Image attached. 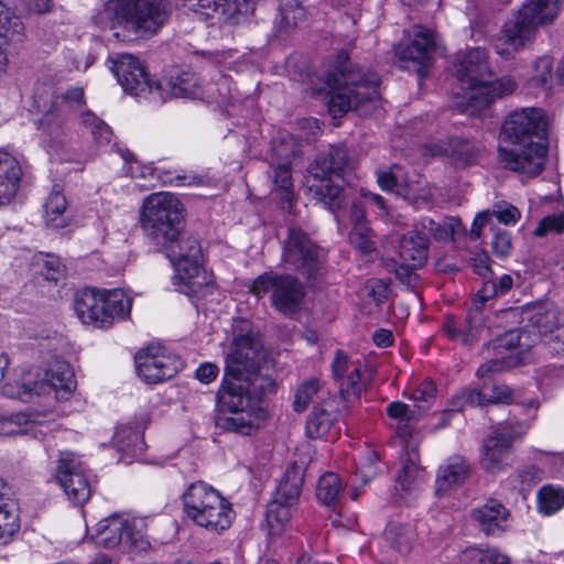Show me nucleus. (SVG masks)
<instances>
[{
    "mask_svg": "<svg viewBox=\"0 0 564 564\" xmlns=\"http://www.w3.org/2000/svg\"><path fill=\"white\" fill-rule=\"evenodd\" d=\"M549 122L540 108H522L505 119L498 159L509 171L536 176L545 164Z\"/></svg>",
    "mask_w": 564,
    "mask_h": 564,
    "instance_id": "1",
    "label": "nucleus"
},
{
    "mask_svg": "<svg viewBox=\"0 0 564 564\" xmlns=\"http://www.w3.org/2000/svg\"><path fill=\"white\" fill-rule=\"evenodd\" d=\"M351 169L344 147H329L328 151L318 155L310 169L307 189L312 196L330 210L339 223V212L348 203L349 219L352 228L368 226L365 205L360 199L351 197V188L346 186L345 175Z\"/></svg>",
    "mask_w": 564,
    "mask_h": 564,
    "instance_id": "2",
    "label": "nucleus"
},
{
    "mask_svg": "<svg viewBox=\"0 0 564 564\" xmlns=\"http://www.w3.org/2000/svg\"><path fill=\"white\" fill-rule=\"evenodd\" d=\"M456 77L465 90L456 102L460 112L477 116L497 98L512 94L516 82L505 76L491 80L492 73L488 64V53L482 47H473L457 56Z\"/></svg>",
    "mask_w": 564,
    "mask_h": 564,
    "instance_id": "3",
    "label": "nucleus"
},
{
    "mask_svg": "<svg viewBox=\"0 0 564 564\" xmlns=\"http://www.w3.org/2000/svg\"><path fill=\"white\" fill-rule=\"evenodd\" d=\"M324 82L329 89L326 105L334 118L343 117L350 109L360 110L379 96L378 74L351 63L345 51L338 52Z\"/></svg>",
    "mask_w": 564,
    "mask_h": 564,
    "instance_id": "4",
    "label": "nucleus"
},
{
    "mask_svg": "<svg viewBox=\"0 0 564 564\" xmlns=\"http://www.w3.org/2000/svg\"><path fill=\"white\" fill-rule=\"evenodd\" d=\"M172 12L170 0H109L96 17L104 30L122 29L142 37L155 35Z\"/></svg>",
    "mask_w": 564,
    "mask_h": 564,
    "instance_id": "5",
    "label": "nucleus"
},
{
    "mask_svg": "<svg viewBox=\"0 0 564 564\" xmlns=\"http://www.w3.org/2000/svg\"><path fill=\"white\" fill-rule=\"evenodd\" d=\"M555 321L556 311L547 310L543 313L534 314L524 327L510 329L497 336L484 347L482 351L487 357L491 355L495 357L478 368L477 376L482 378L509 367L510 364L507 360L506 354L513 349L523 352L534 347L542 341L543 337H547L550 330H553Z\"/></svg>",
    "mask_w": 564,
    "mask_h": 564,
    "instance_id": "6",
    "label": "nucleus"
},
{
    "mask_svg": "<svg viewBox=\"0 0 564 564\" xmlns=\"http://www.w3.org/2000/svg\"><path fill=\"white\" fill-rule=\"evenodd\" d=\"M183 512L196 525L210 532H223L234 519L231 505L216 489L195 481L187 486L181 496Z\"/></svg>",
    "mask_w": 564,
    "mask_h": 564,
    "instance_id": "7",
    "label": "nucleus"
},
{
    "mask_svg": "<svg viewBox=\"0 0 564 564\" xmlns=\"http://www.w3.org/2000/svg\"><path fill=\"white\" fill-rule=\"evenodd\" d=\"M184 206L167 192L149 195L142 205V226L148 236L158 245L177 238L183 229Z\"/></svg>",
    "mask_w": 564,
    "mask_h": 564,
    "instance_id": "8",
    "label": "nucleus"
},
{
    "mask_svg": "<svg viewBox=\"0 0 564 564\" xmlns=\"http://www.w3.org/2000/svg\"><path fill=\"white\" fill-rule=\"evenodd\" d=\"M273 381L263 377H241L226 375L217 392L218 414L228 412H253L262 409V400Z\"/></svg>",
    "mask_w": 564,
    "mask_h": 564,
    "instance_id": "9",
    "label": "nucleus"
},
{
    "mask_svg": "<svg viewBox=\"0 0 564 564\" xmlns=\"http://www.w3.org/2000/svg\"><path fill=\"white\" fill-rule=\"evenodd\" d=\"M249 292L259 299L270 294L272 307L285 316L300 312L306 294L303 283L296 276L272 270L257 276Z\"/></svg>",
    "mask_w": 564,
    "mask_h": 564,
    "instance_id": "10",
    "label": "nucleus"
},
{
    "mask_svg": "<svg viewBox=\"0 0 564 564\" xmlns=\"http://www.w3.org/2000/svg\"><path fill=\"white\" fill-rule=\"evenodd\" d=\"M530 429L529 421L508 419L497 422L491 433L482 441L480 465L487 473L496 475L512 464V443Z\"/></svg>",
    "mask_w": 564,
    "mask_h": 564,
    "instance_id": "11",
    "label": "nucleus"
},
{
    "mask_svg": "<svg viewBox=\"0 0 564 564\" xmlns=\"http://www.w3.org/2000/svg\"><path fill=\"white\" fill-rule=\"evenodd\" d=\"M282 261L313 284L325 271V253L301 229L290 228L282 247Z\"/></svg>",
    "mask_w": 564,
    "mask_h": 564,
    "instance_id": "12",
    "label": "nucleus"
},
{
    "mask_svg": "<svg viewBox=\"0 0 564 564\" xmlns=\"http://www.w3.org/2000/svg\"><path fill=\"white\" fill-rule=\"evenodd\" d=\"M93 538L97 545L106 549L122 545L145 551L150 546L144 519L126 514L115 513L100 520L96 525V533Z\"/></svg>",
    "mask_w": 564,
    "mask_h": 564,
    "instance_id": "13",
    "label": "nucleus"
},
{
    "mask_svg": "<svg viewBox=\"0 0 564 564\" xmlns=\"http://www.w3.org/2000/svg\"><path fill=\"white\" fill-rule=\"evenodd\" d=\"M167 249V257L184 280L185 285L192 292H197V288L202 285L197 281L202 271V248L197 238L191 234L182 232L177 238L161 245Z\"/></svg>",
    "mask_w": 564,
    "mask_h": 564,
    "instance_id": "14",
    "label": "nucleus"
},
{
    "mask_svg": "<svg viewBox=\"0 0 564 564\" xmlns=\"http://www.w3.org/2000/svg\"><path fill=\"white\" fill-rule=\"evenodd\" d=\"M55 479L67 498L83 507L91 496L88 470L79 457L73 452H61L56 460Z\"/></svg>",
    "mask_w": 564,
    "mask_h": 564,
    "instance_id": "15",
    "label": "nucleus"
},
{
    "mask_svg": "<svg viewBox=\"0 0 564 564\" xmlns=\"http://www.w3.org/2000/svg\"><path fill=\"white\" fill-rule=\"evenodd\" d=\"M182 6L205 20L240 24L254 12L253 0H180Z\"/></svg>",
    "mask_w": 564,
    "mask_h": 564,
    "instance_id": "16",
    "label": "nucleus"
},
{
    "mask_svg": "<svg viewBox=\"0 0 564 564\" xmlns=\"http://www.w3.org/2000/svg\"><path fill=\"white\" fill-rule=\"evenodd\" d=\"M138 376L147 383H159L173 378L183 367V361L161 346L150 345L135 357Z\"/></svg>",
    "mask_w": 564,
    "mask_h": 564,
    "instance_id": "17",
    "label": "nucleus"
},
{
    "mask_svg": "<svg viewBox=\"0 0 564 564\" xmlns=\"http://www.w3.org/2000/svg\"><path fill=\"white\" fill-rule=\"evenodd\" d=\"M111 70L122 89L135 97L155 98V83L148 76L143 63L131 54H117L110 57Z\"/></svg>",
    "mask_w": 564,
    "mask_h": 564,
    "instance_id": "18",
    "label": "nucleus"
},
{
    "mask_svg": "<svg viewBox=\"0 0 564 564\" xmlns=\"http://www.w3.org/2000/svg\"><path fill=\"white\" fill-rule=\"evenodd\" d=\"M539 28L541 26L519 8L505 22L495 44L496 52L509 58L534 41Z\"/></svg>",
    "mask_w": 564,
    "mask_h": 564,
    "instance_id": "19",
    "label": "nucleus"
},
{
    "mask_svg": "<svg viewBox=\"0 0 564 564\" xmlns=\"http://www.w3.org/2000/svg\"><path fill=\"white\" fill-rule=\"evenodd\" d=\"M258 346L250 335H238L234 338L230 351L226 357V375L241 377H262L258 366Z\"/></svg>",
    "mask_w": 564,
    "mask_h": 564,
    "instance_id": "20",
    "label": "nucleus"
},
{
    "mask_svg": "<svg viewBox=\"0 0 564 564\" xmlns=\"http://www.w3.org/2000/svg\"><path fill=\"white\" fill-rule=\"evenodd\" d=\"M473 466L462 455H452L440 465L435 479V494L444 497L463 486L471 476Z\"/></svg>",
    "mask_w": 564,
    "mask_h": 564,
    "instance_id": "21",
    "label": "nucleus"
},
{
    "mask_svg": "<svg viewBox=\"0 0 564 564\" xmlns=\"http://www.w3.org/2000/svg\"><path fill=\"white\" fill-rule=\"evenodd\" d=\"M470 517L478 529L488 536H498L510 525V511L497 499H488L474 508Z\"/></svg>",
    "mask_w": 564,
    "mask_h": 564,
    "instance_id": "22",
    "label": "nucleus"
},
{
    "mask_svg": "<svg viewBox=\"0 0 564 564\" xmlns=\"http://www.w3.org/2000/svg\"><path fill=\"white\" fill-rule=\"evenodd\" d=\"M155 98L165 101L169 98H198L200 89L195 74L182 72L176 76L164 77L155 82Z\"/></svg>",
    "mask_w": 564,
    "mask_h": 564,
    "instance_id": "23",
    "label": "nucleus"
},
{
    "mask_svg": "<svg viewBox=\"0 0 564 564\" xmlns=\"http://www.w3.org/2000/svg\"><path fill=\"white\" fill-rule=\"evenodd\" d=\"M410 43L400 52L401 58L427 64L436 50V33L425 26L414 25L411 31Z\"/></svg>",
    "mask_w": 564,
    "mask_h": 564,
    "instance_id": "24",
    "label": "nucleus"
},
{
    "mask_svg": "<svg viewBox=\"0 0 564 564\" xmlns=\"http://www.w3.org/2000/svg\"><path fill=\"white\" fill-rule=\"evenodd\" d=\"M74 310L83 324L105 328L101 290L85 288L78 291L74 300Z\"/></svg>",
    "mask_w": 564,
    "mask_h": 564,
    "instance_id": "25",
    "label": "nucleus"
},
{
    "mask_svg": "<svg viewBox=\"0 0 564 564\" xmlns=\"http://www.w3.org/2000/svg\"><path fill=\"white\" fill-rule=\"evenodd\" d=\"M37 387L43 394L70 393L75 387V376L72 367L64 360L56 359L51 362L42 378H37Z\"/></svg>",
    "mask_w": 564,
    "mask_h": 564,
    "instance_id": "26",
    "label": "nucleus"
},
{
    "mask_svg": "<svg viewBox=\"0 0 564 564\" xmlns=\"http://www.w3.org/2000/svg\"><path fill=\"white\" fill-rule=\"evenodd\" d=\"M387 414L397 421L395 432L403 443V452H406L408 444H417L413 440L416 431V423L422 415L421 411L411 408L402 401H393L387 405Z\"/></svg>",
    "mask_w": 564,
    "mask_h": 564,
    "instance_id": "27",
    "label": "nucleus"
},
{
    "mask_svg": "<svg viewBox=\"0 0 564 564\" xmlns=\"http://www.w3.org/2000/svg\"><path fill=\"white\" fill-rule=\"evenodd\" d=\"M400 459L402 468L397 482L403 491L411 494L425 482V470L420 465L419 444H408L406 452H402Z\"/></svg>",
    "mask_w": 564,
    "mask_h": 564,
    "instance_id": "28",
    "label": "nucleus"
},
{
    "mask_svg": "<svg viewBox=\"0 0 564 564\" xmlns=\"http://www.w3.org/2000/svg\"><path fill=\"white\" fill-rule=\"evenodd\" d=\"M24 25L19 17L0 1V75L6 72L8 54L6 46L23 40Z\"/></svg>",
    "mask_w": 564,
    "mask_h": 564,
    "instance_id": "29",
    "label": "nucleus"
},
{
    "mask_svg": "<svg viewBox=\"0 0 564 564\" xmlns=\"http://www.w3.org/2000/svg\"><path fill=\"white\" fill-rule=\"evenodd\" d=\"M430 240L417 229L410 230L400 239V260L413 268H421L427 260Z\"/></svg>",
    "mask_w": 564,
    "mask_h": 564,
    "instance_id": "30",
    "label": "nucleus"
},
{
    "mask_svg": "<svg viewBox=\"0 0 564 564\" xmlns=\"http://www.w3.org/2000/svg\"><path fill=\"white\" fill-rule=\"evenodd\" d=\"M22 176L18 160L8 152L0 151V205L11 202L17 195Z\"/></svg>",
    "mask_w": 564,
    "mask_h": 564,
    "instance_id": "31",
    "label": "nucleus"
},
{
    "mask_svg": "<svg viewBox=\"0 0 564 564\" xmlns=\"http://www.w3.org/2000/svg\"><path fill=\"white\" fill-rule=\"evenodd\" d=\"M377 183L384 192H390L405 199L416 198V192L405 170L393 164L388 170L377 171Z\"/></svg>",
    "mask_w": 564,
    "mask_h": 564,
    "instance_id": "32",
    "label": "nucleus"
},
{
    "mask_svg": "<svg viewBox=\"0 0 564 564\" xmlns=\"http://www.w3.org/2000/svg\"><path fill=\"white\" fill-rule=\"evenodd\" d=\"M263 416V409L253 412H228V414H217L216 424L229 432L251 435L260 427V421Z\"/></svg>",
    "mask_w": 564,
    "mask_h": 564,
    "instance_id": "33",
    "label": "nucleus"
},
{
    "mask_svg": "<svg viewBox=\"0 0 564 564\" xmlns=\"http://www.w3.org/2000/svg\"><path fill=\"white\" fill-rule=\"evenodd\" d=\"M442 329L448 338L458 340L464 346L475 344L480 334V325L476 322V316L470 312L463 319L447 315L443 322Z\"/></svg>",
    "mask_w": 564,
    "mask_h": 564,
    "instance_id": "34",
    "label": "nucleus"
},
{
    "mask_svg": "<svg viewBox=\"0 0 564 564\" xmlns=\"http://www.w3.org/2000/svg\"><path fill=\"white\" fill-rule=\"evenodd\" d=\"M10 495V487L0 478V543H7L20 527L18 506Z\"/></svg>",
    "mask_w": 564,
    "mask_h": 564,
    "instance_id": "35",
    "label": "nucleus"
},
{
    "mask_svg": "<svg viewBox=\"0 0 564 564\" xmlns=\"http://www.w3.org/2000/svg\"><path fill=\"white\" fill-rule=\"evenodd\" d=\"M105 328L112 326L115 321L124 319L130 315L132 300L120 289L101 290Z\"/></svg>",
    "mask_w": 564,
    "mask_h": 564,
    "instance_id": "36",
    "label": "nucleus"
},
{
    "mask_svg": "<svg viewBox=\"0 0 564 564\" xmlns=\"http://www.w3.org/2000/svg\"><path fill=\"white\" fill-rule=\"evenodd\" d=\"M564 8V0H523L520 9L541 28L552 25Z\"/></svg>",
    "mask_w": 564,
    "mask_h": 564,
    "instance_id": "37",
    "label": "nucleus"
},
{
    "mask_svg": "<svg viewBox=\"0 0 564 564\" xmlns=\"http://www.w3.org/2000/svg\"><path fill=\"white\" fill-rule=\"evenodd\" d=\"M332 408L330 400L313 408L306 421V435L310 438H319L329 432L337 419Z\"/></svg>",
    "mask_w": 564,
    "mask_h": 564,
    "instance_id": "38",
    "label": "nucleus"
},
{
    "mask_svg": "<svg viewBox=\"0 0 564 564\" xmlns=\"http://www.w3.org/2000/svg\"><path fill=\"white\" fill-rule=\"evenodd\" d=\"M304 471L301 466L291 464L280 481L274 499L295 505L302 491Z\"/></svg>",
    "mask_w": 564,
    "mask_h": 564,
    "instance_id": "39",
    "label": "nucleus"
},
{
    "mask_svg": "<svg viewBox=\"0 0 564 564\" xmlns=\"http://www.w3.org/2000/svg\"><path fill=\"white\" fill-rule=\"evenodd\" d=\"M37 377L31 370L24 371L19 380L7 382L3 386V394L22 402H30L34 395H43L42 390L37 387Z\"/></svg>",
    "mask_w": 564,
    "mask_h": 564,
    "instance_id": "40",
    "label": "nucleus"
},
{
    "mask_svg": "<svg viewBox=\"0 0 564 564\" xmlns=\"http://www.w3.org/2000/svg\"><path fill=\"white\" fill-rule=\"evenodd\" d=\"M267 176L272 182V192L280 195L282 202L290 203L293 198V178L290 162L271 163Z\"/></svg>",
    "mask_w": 564,
    "mask_h": 564,
    "instance_id": "41",
    "label": "nucleus"
},
{
    "mask_svg": "<svg viewBox=\"0 0 564 564\" xmlns=\"http://www.w3.org/2000/svg\"><path fill=\"white\" fill-rule=\"evenodd\" d=\"M305 17V9L301 6L299 0H280L275 26L281 34H288L303 22Z\"/></svg>",
    "mask_w": 564,
    "mask_h": 564,
    "instance_id": "42",
    "label": "nucleus"
},
{
    "mask_svg": "<svg viewBox=\"0 0 564 564\" xmlns=\"http://www.w3.org/2000/svg\"><path fill=\"white\" fill-rule=\"evenodd\" d=\"M343 491L340 477L335 473H326L318 479L316 498L325 506L335 508Z\"/></svg>",
    "mask_w": 564,
    "mask_h": 564,
    "instance_id": "43",
    "label": "nucleus"
},
{
    "mask_svg": "<svg viewBox=\"0 0 564 564\" xmlns=\"http://www.w3.org/2000/svg\"><path fill=\"white\" fill-rule=\"evenodd\" d=\"M66 207L67 200L64 194L59 191H53L44 204L46 225L55 229L64 228L67 225Z\"/></svg>",
    "mask_w": 564,
    "mask_h": 564,
    "instance_id": "44",
    "label": "nucleus"
},
{
    "mask_svg": "<svg viewBox=\"0 0 564 564\" xmlns=\"http://www.w3.org/2000/svg\"><path fill=\"white\" fill-rule=\"evenodd\" d=\"M384 536L393 549L400 553H408L411 550L415 533L410 524L392 521L388 523Z\"/></svg>",
    "mask_w": 564,
    "mask_h": 564,
    "instance_id": "45",
    "label": "nucleus"
},
{
    "mask_svg": "<svg viewBox=\"0 0 564 564\" xmlns=\"http://www.w3.org/2000/svg\"><path fill=\"white\" fill-rule=\"evenodd\" d=\"M536 500L540 513L553 516L564 507V489L545 485L539 489Z\"/></svg>",
    "mask_w": 564,
    "mask_h": 564,
    "instance_id": "46",
    "label": "nucleus"
},
{
    "mask_svg": "<svg viewBox=\"0 0 564 564\" xmlns=\"http://www.w3.org/2000/svg\"><path fill=\"white\" fill-rule=\"evenodd\" d=\"M40 423V414L18 412L10 415L0 414V434H20L26 432L30 424Z\"/></svg>",
    "mask_w": 564,
    "mask_h": 564,
    "instance_id": "47",
    "label": "nucleus"
},
{
    "mask_svg": "<svg viewBox=\"0 0 564 564\" xmlns=\"http://www.w3.org/2000/svg\"><path fill=\"white\" fill-rule=\"evenodd\" d=\"M463 562L466 564H510L509 557L497 549H467L463 553Z\"/></svg>",
    "mask_w": 564,
    "mask_h": 564,
    "instance_id": "48",
    "label": "nucleus"
},
{
    "mask_svg": "<svg viewBox=\"0 0 564 564\" xmlns=\"http://www.w3.org/2000/svg\"><path fill=\"white\" fill-rule=\"evenodd\" d=\"M82 123L90 129V133L94 138V141L99 145H109L112 139V131L110 127L96 117L95 113L90 111H85L80 115Z\"/></svg>",
    "mask_w": 564,
    "mask_h": 564,
    "instance_id": "49",
    "label": "nucleus"
},
{
    "mask_svg": "<svg viewBox=\"0 0 564 564\" xmlns=\"http://www.w3.org/2000/svg\"><path fill=\"white\" fill-rule=\"evenodd\" d=\"M337 383L340 395L346 402H352L359 399L365 391V383L360 379V370L357 367L350 370L349 373Z\"/></svg>",
    "mask_w": 564,
    "mask_h": 564,
    "instance_id": "50",
    "label": "nucleus"
},
{
    "mask_svg": "<svg viewBox=\"0 0 564 564\" xmlns=\"http://www.w3.org/2000/svg\"><path fill=\"white\" fill-rule=\"evenodd\" d=\"M293 503H286L274 499L269 503L267 510V522L272 530L284 527L292 517Z\"/></svg>",
    "mask_w": 564,
    "mask_h": 564,
    "instance_id": "51",
    "label": "nucleus"
},
{
    "mask_svg": "<svg viewBox=\"0 0 564 564\" xmlns=\"http://www.w3.org/2000/svg\"><path fill=\"white\" fill-rule=\"evenodd\" d=\"M436 391V384L433 380L429 378L422 380L410 394V399L415 402L413 409L421 411V413L425 412L430 408L431 401L435 399Z\"/></svg>",
    "mask_w": 564,
    "mask_h": 564,
    "instance_id": "52",
    "label": "nucleus"
},
{
    "mask_svg": "<svg viewBox=\"0 0 564 564\" xmlns=\"http://www.w3.org/2000/svg\"><path fill=\"white\" fill-rule=\"evenodd\" d=\"M321 382L319 380L312 378L303 382L295 394L293 402L294 411L301 413L306 410L307 405L312 401L313 397L319 392Z\"/></svg>",
    "mask_w": 564,
    "mask_h": 564,
    "instance_id": "53",
    "label": "nucleus"
},
{
    "mask_svg": "<svg viewBox=\"0 0 564 564\" xmlns=\"http://www.w3.org/2000/svg\"><path fill=\"white\" fill-rule=\"evenodd\" d=\"M165 184L172 186H206L209 183V178L204 174H198L193 171L171 173L169 172L163 178Z\"/></svg>",
    "mask_w": 564,
    "mask_h": 564,
    "instance_id": "54",
    "label": "nucleus"
},
{
    "mask_svg": "<svg viewBox=\"0 0 564 564\" xmlns=\"http://www.w3.org/2000/svg\"><path fill=\"white\" fill-rule=\"evenodd\" d=\"M452 410L463 411L466 406H484L482 390L465 388L452 398Z\"/></svg>",
    "mask_w": 564,
    "mask_h": 564,
    "instance_id": "55",
    "label": "nucleus"
},
{
    "mask_svg": "<svg viewBox=\"0 0 564 564\" xmlns=\"http://www.w3.org/2000/svg\"><path fill=\"white\" fill-rule=\"evenodd\" d=\"M534 236L543 237L549 234H564V212L543 217L534 229Z\"/></svg>",
    "mask_w": 564,
    "mask_h": 564,
    "instance_id": "56",
    "label": "nucleus"
},
{
    "mask_svg": "<svg viewBox=\"0 0 564 564\" xmlns=\"http://www.w3.org/2000/svg\"><path fill=\"white\" fill-rule=\"evenodd\" d=\"M371 230L368 226H357L351 228L349 234L350 243L365 254H369L376 250V243L371 239Z\"/></svg>",
    "mask_w": 564,
    "mask_h": 564,
    "instance_id": "57",
    "label": "nucleus"
},
{
    "mask_svg": "<svg viewBox=\"0 0 564 564\" xmlns=\"http://www.w3.org/2000/svg\"><path fill=\"white\" fill-rule=\"evenodd\" d=\"M484 406L487 404L512 402V390L505 383H495L489 391H482Z\"/></svg>",
    "mask_w": 564,
    "mask_h": 564,
    "instance_id": "58",
    "label": "nucleus"
},
{
    "mask_svg": "<svg viewBox=\"0 0 564 564\" xmlns=\"http://www.w3.org/2000/svg\"><path fill=\"white\" fill-rule=\"evenodd\" d=\"M547 345L554 355L564 356V319L556 312V321L553 330L549 332Z\"/></svg>",
    "mask_w": 564,
    "mask_h": 564,
    "instance_id": "59",
    "label": "nucleus"
},
{
    "mask_svg": "<svg viewBox=\"0 0 564 564\" xmlns=\"http://www.w3.org/2000/svg\"><path fill=\"white\" fill-rule=\"evenodd\" d=\"M492 252L498 258H507L512 250L511 234L508 230L495 232L491 241Z\"/></svg>",
    "mask_w": 564,
    "mask_h": 564,
    "instance_id": "60",
    "label": "nucleus"
},
{
    "mask_svg": "<svg viewBox=\"0 0 564 564\" xmlns=\"http://www.w3.org/2000/svg\"><path fill=\"white\" fill-rule=\"evenodd\" d=\"M423 230H427L436 240H446L453 234V229L447 223H437L432 218L423 217L420 220Z\"/></svg>",
    "mask_w": 564,
    "mask_h": 564,
    "instance_id": "61",
    "label": "nucleus"
},
{
    "mask_svg": "<svg viewBox=\"0 0 564 564\" xmlns=\"http://www.w3.org/2000/svg\"><path fill=\"white\" fill-rule=\"evenodd\" d=\"M492 217L495 216L499 223L505 225H512L518 221L520 218V212L517 207L510 204H498L495 206L494 210H490Z\"/></svg>",
    "mask_w": 564,
    "mask_h": 564,
    "instance_id": "62",
    "label": "nucleus"
},
{
    "mask_svg": "<svg viewBox=\"0 0 564 564\" xmlns=\"http://www.w3.org/2000/svg\"><path fill=\"white\" fill-rule=\"evenodd\" d=\"M451 155L464 164L473 163L477 158L476 148L466 141H456L453 145Z\"/></svg>",
    "mask_w": 564,
    "mask_h": 564,
    "instance_id": "63",
    "label": "nucleus"
},
{
    "mask_svg": "<svg viewBox=\"0 0 564 564\" xmlns=\"http://www.w3.org/2000/svg\"><path fill=\"white\" fill-rule=\"evenodd\" d=\"M416 269L401 261V264L395 269V276L406 288L415 289L420 281V276L415 272Z\"/></svg>",
    "mask_w": 564,
    "mask_h": 564,
    "instance_id": "64",
    "label": "nucleus"
}]
</instances>
